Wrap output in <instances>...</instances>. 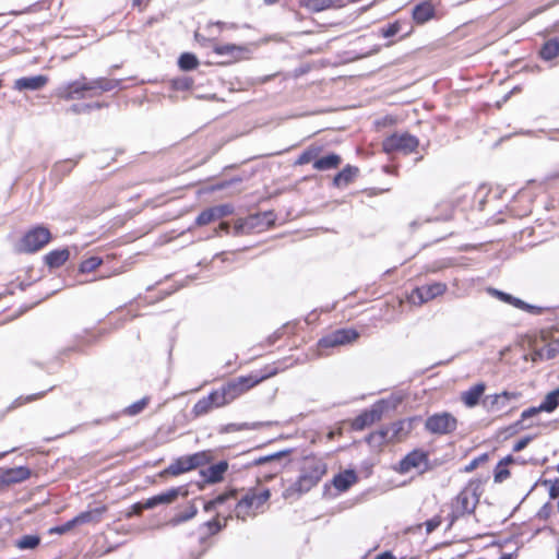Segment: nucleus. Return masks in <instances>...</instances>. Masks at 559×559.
Instances as JSON below:
<instances>
[{
	"mask_svg": "<svg viewBox=\"0 0 559 559\" xmlns=\"http://www.w3.org/2000/svg\"><path fill=\"white\" fill-rule=\"evenodd\" d=\"M266 377H239L236 378L219 389L213 391L210 395L199 400L193 406L195 416H202L210 413L213 408H219L230 404L237 397L246 393L249 389L259 384Z\"/></svg>",
	"mask_w": 559,
	"mask_h": 559,
	"instance_id": "obj_1",
	"label": "nucleus"
},
{
	"mask_svg": "<svg viewBox=\"0 0 559 559\" xmlns=\"http://www.w3.org/2000/svg\"><path fill=\"white\" fill-rule=\"evenodd\" d=\"M275 214L272 211H265L262 213L250 214L245 218H239L231 226L227 222L219 224L217 234H226L233 236H240L252 233H261L274 224Z\"/></svg>",
	"mask_w": 559,
	"mask_h": 559,
	"instance_id": "obj_2",
	"label": "nucleus"
},
{
	"mask_svg": "<svg viewBox=\"0 0 559 559\" xmlns=\"http://www.w3.org/2000/svg\"><path fill=\"white\" fill-rule=\"evenodd\" d=\"M326 473V465L322 461L310 460L307 462L299 479L284 491L285 498L301 495L309 491Z\"/></svg>",
	"mask_w": 559,
	"mask_h": 559,
	"instance_id": "obj_3",
	"label": "nucleus"
},
{
	"mask_svg": "<svg viewBox=\"0 0 559 559\" xmlns=\"http://www.w3.org/2000/svg\"><path fill=\"white\" fill-rule=\"evenodd\" d=\"M481 493L483 481L479 479L471 480L453 502V516L459 518L464 514L472 513L475 510Z\"/></svg>",
	"mask_w": 559,
	"mask_h": 559,
	"instance_id": "obj_4",
	"label": "nucleus"
},
{
	"mask_svg": "<svg viewBox=\"0 0 559 559\" xmlns=\"http://www.w3.org/2000/svg\"><path fill=\"white\" fill-rule=\"evenodd\" d=\"M413 430V419H403L392 424L385 429L371 433L368 441L374 445L395 443L405 440Z\"/></svg>",
	"mask_w": 559,
	"mask_h": 559,
	"instance_id": "obj_5",
	"label": "nucleus"
},
{
	"mask_svg": "<svg viewBox=\"0 0 559 559\" xmlns=\"http://www.w3.org/2000/svg\"><path fill=\"white\" fill-rule=\"evenodd\" d=\"M58 95L66 100L98 96L96 79L88 80L81 76L79 80L68 82L60 86Z\"/></svg>",
	"mask_w": 559,
	"mask_h": 559,
	"instance_id": "obj_6",
	"label": "nucleus"
},
{
	"mask_svg": "<svg viewBox=\"0 0 559 559\" xmlns=\"http://www.w3.org/2000/svg\"><path fill=\"white\" fill-rule=\"evenodd\" d=\"M270 498L269 489H253L245 493L236 506V516L246 520L258 511Z\"/></svg>",
	"mask_w": 559,
	"mask_h": 559,
	"instance_id": "obj_7",
	"label": "nucleus"
},
{
	"mask_svg": "<svg viewBox=\"0 0 559 559\" xmlns=\"http://www.w3.org/2000/svg\"><path fill=\"white\" fill-rule=\"evenodd\" d=\"M418 145V138L408 132H395L386 136L382 142V148L388 154L403 153L404 155H408L415 152Z\"/></svg>",
	"mask_w": 559,
	"mask_h": 559,
	"instance_id": "obj_8",
	"label": "nucleus"
},
{
	"mask_svg": "<svg viewBox=\"0 0 559 559\" xmlns=\"http://www.w3.org/2000/svg\"><path fill=\"white\" fill-rule=\"evenodd\" d=\"M209 461V456L205 452L194 453L192 455L181 456L173 462L163 474H169L173 476L180 475L182 473L194 469Z\"/></svg>",
	"mask_w": 559,
	"mask_h": 559,
	"instance_id": "obj_9",
	"label": "nucleus"
},
{
	"mask_svg": "<svg viewBox=\"0 0 559 559\" xmlns=\"http://www.w3.org/2000/svg\"><path fill=\"white\" fill-rule=\"evenodd\" d=\"M389 402L380 401L374 404L369 411L358 416L354 423L353 428L356 430H362L364 428L379 421L382 418L383 413L389 409Z\"/></svg>",
	"mask_w": 559,
	"mask_h": 559,
	"instance_id": "obj_10",
	"label": "nucleus"
},
{
	"mask_svg": "<svg viewBox=\"0 0 559 559\" xmlns=\"http://www.w3.org/2000/svg\"><path fill=\"white\" fill-rule=\"evenodd\" d=\"M426 428L432 433H449L456 428V419L449 413L436 414L427 419Z\"/></svg>",
	"mask_w": 559,
	"mask_h": 559,
	"instance_id": "obj_11",
	"label": "nucleus"
},
{
	"mask_svg": "<svg viewBox=\"0 0 559 559\" xmlns=\"http://www.w3.org/2000/svg\"><path fill=\"white\" fill-rule=\"evenodd\" d=\"M447 289L445 284L435 283L416 288L412 295L411 300L413 304L427 302L438 296H441Z\"/></svg>",
	"mask_w": 559,
	"mask_h": 559,
	"instance_id": "obj_12",
	"label": "nucleus"
},
{
	"mask_svg": "<svg viewBox=\"0 0 559 559\" xmlns=\"http://www.w3.org/2000/svg\"><path fill=\"white\" fill-rule=\"evenodd\" d=\"M53 239L46 226L36 225L22 236L20 245H48Z\"/></svg>",
	"mask_w": 559,
	"mask_h": 559,
	"instance_id": "obj_13",
	"label": "nucleus"
},
{
	"mask_svg": "<svg viewBox=\"0 0 559 559\" xmlns=\"http://www.w3.org/2000/svg\"><path fill=\"white\" fill-rule=\"evenodd\" d=\"M425 464H427V454L420 450H414L400 462L396 471L405 474Z\"/></svg>",
	"mask_w": 559,
	"mask_h": 559,
	"instance_id": "obj_14",
	"label": "nucleus"
},
{
	"mask_svg": "<svg viewBox=\"0 0 559 559\" xmlns=\"http://www.w3.org/2000/svg\"><path fill=\"white\" fill-rule=\"evenodd\" d=\"M357 337L358 334L354 330H340L322 338L320 345L324 347H334L346 343H350L355 341Z\"/></svg>",
	"mask_w": 559,
	"mask_h": 559,
	"instance_id": "obj_15",
	"label": "nucleus"
},
{
	"mask_svg": "<svg viewBox=\"0 0 559 559\" xmlns=\"http://www.w3.org/2000/svg\"><path fill=\"white\" fill-rule=\"evenodd\" d=\"M48 82V78L43 74L34 76H23L14 82V90L16 91H38L41 90Z\"/></svg>",
	"mask_w": 559,
	"mask_h": 559,
	"instance_id": "obj_16",
	"label": "nucleus"
},
{
	"mask_svg": "<svg viewBox=\"0 0 559 559\" xmlns=\"http://www.w3.org/2000/svg\"><path fill=\"white\" fill-rule=\"evenodd\" d=\"M435 15V8L430 2L424 1L413 9V19L417 24H424Z\"/></svg>",
	"mask_w": 559,
	"mask_h": 559,
	"instance_id": "obj_17",
	"label": "nucleus"
},
{
	"mask_svg": "<svg viewBox=\"0 0 559 559\" xmlns=\"http://www.w3.org/2000/svg\"><path fill=\"white\" fill-rule=\"evenodd\" d=\"M358 171L359 169L357 167L347 165L334 176L333 185L337 188L348 186L358 174Z\"/></svg>",
	"mask_w": 559,
	"mask_h": 559,
	"instance_id": "obj_18",
	"label": "nucleus"
},
{
	"mask_svg": "<svg viewBox=\"0 0 559 559\" xmlns=\"http://www.w3.org/2000/svg\"><path fill=\"white\" fill-rule=\"evenodd\" d=\"M342 158L336 153H330L325 156L317 158L313 163V168L320 171L337 168Z\"/></svg>",
	"mask_w": 559,
	"mask_h": 559,
	"instance_id": "obj_19",
	"label": "nucleus"
},
{
	"mask_svg": "<svg viewBox=\"0 0 559 559\" xmlns=\"http://www.w3.org/2000/svg\"><path fill=\"white\" fill-rule=\"evenodd\" d=\"M559 55V38L555 37L544 43L539 56L545 61H550Z\"/></svg>",
	"mask_w": 559,
	"mask_h": 559,
	"instance_id": "obj_20",
	"label": "nucleus"
},
{
	"mask_svg": "<svg viewBox=\"0 0 559 559\" xmlns=\"http://www.w3.org/2000/svg\"><path fill=\"white\" fill-rule=\"evenodd\" d=\"M78 159L71 158L57 162L51 169V176L57 180H61L64 176L72 171Z\"/></svg>",
	"mask_w": 559,
	"mask_h": 559,
	"instance_id": "obj_21",
	"label": "nucleus"
},
{
	"mask_svg": "<svg viewBox=\"0 0 559 559\" xmlns=\"http://www.w3.org/2000/svg\"><path fill=\"white\" fill-rule=\"evenodd\" d=\"M484 392H485V384L477 383L474 386H472L469 390L462 393V400L467 406L473 407L478 403V401Z\"/></svg>",
	"mask_w": 559,
	"mask_h": 559,
	"instance_id": "obj_22",
	"label": "nucleus"
},
{
	"mask_svg": "<svg viewBox=\"0 0 559 559\" xmlns=\"http://www.w3.org/2000/svg\"><path fill=\"white\" fill-rule=\"evenodd\" d=\"M357 480V476L353 471H346L344 473L338 474L334 477L333 484L335 488L341 491L347 490L350 486H353Z\"/></svg>",
	"mask_w": 559,
	"mask_h": 559,
	"instance_id": "obj_23",
	"label": "nucleus"
},
{
	"mask_svg": "<svg viewBox=\"0 0 559 559\" xmlns=\"http://www.w3.org/2000/svg\"><path fill=\"white\" fill-rule=\"evenodd\" d=\"M105 511H106L105 507L96 508L94 510H90V511L80 513L73 520L76 523V525L98 522L100 516H102V514Z\"/></svg>",
	"mask_w": 559,
	"mask_h": 559,
	"instance_id": "obj_24",
	"label": "nucleus"
},
{
	"mask_svg": "<svg viewBox=\"0 0 559 559\" xmlns=\"http://www.w3.org/2000/svg\"><path fill=\"white\" fill-rule=\"evenodd\" d=\"M227 463L219 462L218 464L212 465L209 467L203 474L209 483L219 481L223 477V474L227 471Z\"/></svg>",
	"mask_w": 559,
	"mask_h": 559,
	"instance_id": "obj_25",
	"label": "nucleus"
},
{
	"mask_svg": "<svg viewBox=\"0 0 559 559\" xmlns=\"http://www.w3.org/2000/svg\"><path fill=\"white\" fill-rule=\"evenodd\" d=\"M69 258V251L67 249H58L51 251L46 255V263L50 267H58L63 264Z\"/></svg>",
	"mask_w": 559,
	"mask_h": 559,
	"instance_id": "obj_26",
	"label": "nucleus"
},
{
	"mask_svg": "<svg viewBox=\"0 0 559 559\" xmlns=\"http://www.w3.org/2000/svg\"><path fill=\"white\" fill-rule=\"evenodd\" d=\"M246 48L235 44L216 45L213 51L219 56H229L236 58L238 53L245 51Z\"/></svg>",
	"mask_w": 559,
	"mask_h": 559,
	"instance_id": "obj_27",
	"label": "nucleus"
},
{
	"mask_svg": "<svg viewBox=\"0 0 559 559\" xmlns=\"http://www.w3.org/2000/svg\"><path fill=\"white\" fill-rule=\"evenodd\" d=\"M559 406V388L547 393L544 401L539 405L543 412L551 413Z\"/></svg>",
	"mask_w": 559,
	"mask_h": 559,
	"instance_id": "obj_28",
	"label": "nucleus"
},
{
	"mask_svg": "<svg viewBox=\"0 0 559 559\" xmlns=\"http://www.w3.org/2000/svg\"><path fill=\"white\" fill-rule=\"evenodd\" d=\"M199 66L197 56L192 52H183L178 58V67L182 71L194 70Z\"/></svg>",
	"mask_w": 559,
	"mask_h": 559,
	"instance_id": "obj_29",
	"label": "nucleus"
},
{
	"mask_svg": "<svg viewBox=\"0 0 559 559\" xmlns=\"http://www.w3.org/2000/svg\"><path fill=\"white\" fill-rule=\"evenodd\" d=\"M97 91L98 95L104 92H110L120 86L121 80L118 79H107V78H96Z\"/></svg>",
	"mask_w": 559,
	"mask_h": 559,
	"instance_id": "obj_30",
	"label": "nucleus"
},
{
	"mask_svg": "<svg viewBox=\"0 0 559 559\" xmlns=\"http://www.w3.org/2000/svg\"><path fill=\"white\" fill-rule=\"evenodd\" d=\"M537 355L540 358L551 359L559 355V338L548 343L546 346L538 349Z\"/></svg>",
	"mask_w": 559,
	"mask_h": 559,
	"instance_id": "obj_31",
	"label": "nucleus"
},
{
	"mask_svg": "<svg viewBox=\"0 0 559 559\" xmlns=\"http://www.w3.org/2000/svg\"><path fill=\"white\" fill-rule=\"evenodd\" d=\"M235 28H237V25L235 23H226V22H222V21L210 22L206 25V31L213 37H215L217 34L222 33L225 29H235Z\"/></svg>",
	"mask_w": 559,
	"mask_h": 559,
	"instance_id": "obj_32",
	"label": "nucleus"
},
{
	"mask_svg": "<svg viewBox=\"0 0 559 559\" xmlns=\"http://www.w3.org/2000/svg\"><path fill=\"white\" fill-rule=\"evenodd\" d=\"M235 496H236V490H230L228 492L222 493V495L217 496L215 499L206 502L204 506V510L206 512H210V511L214 510L217 506L223 504L224 502H226L230 498H234Z\"/></svg>",
	"mask_w": 559,
	"mask_h": 559,
	"instance_id": "obj_33",
	"label": "nucleus"
},
{
	"mask_svg": "<svg viewBox=\"0 0 559 559\" xmlns=\"http://www.w3.org/2000/svg\"><path fill=\"white\" fill-rule=\"evenodd\" d=\"M218 221L213 206L202 211L195 218V225L203 226L212 222Z\"/></svg>",
	"mask_w": 559,
	"mask_h": 559,
	"instance_id": "obj_34",
	"label": "nucleus"
},
{
	"mask_svg": "<svg viewBox=\"0 0 559 559\" xmlns=\"http://www.w3.org/2000/svg\"><path fill=\"white\" fill-rule=\"evenodd\" d=\"M302 7L312 12H321L331 9L328 0H300Z\"/></svg>",
	"mask_w": 559,
	"mask_h": 559,
	"instance_id": "obj_35",
	"label": "nucleus"
},
{
	"mask_svg": "<svg viewBox=\"0 0 559 559\" xmlns=\"http://www.w3.org/2000/svg\"><path fill=\"white\" fill-rule=\"evenodd\" d=\"M402 31V22L395 21L390 23L379 29V36L384 38H390L395 36Z\"/></svg>",
	"mask_w": 559,
	"mask_h": 559,
	"instance_id": "obj_36",
	"label": "nucleus"
},
{
	"mask_svg": "<svg viewBox=\"0 0 559 559\" xmlns=\"http://www.w3.org/2000/svg\"><path fill=\"white\" fill-rule=\"evenodd\" d=\"M178 495H179V490L178 489H170L167 492L154 496L153 498L155 500L156 506H158V504H169V503L174 502L177 499Z\"/></svg>",
	"mask_w": 559,
	"mask_h": 559,
	"instance_id": "obj_37",
	"label": "nucleus"
},
{
	"mask_svg": "<svg viewBox=\"0 0 559 559\" xmlns=\"http://www.w3.org/2000/svg\"><path fill=\"white\" fill-rule=\"evenodd\" d=\"M193 80L189 76H181L171 80V87L175 91H188L192 88Z\"/></svg>",
	"mask_w": 559,
	"mask_h": 559,
	"instance_id": "obj_38",
	"label": "nucleus"
},
{
	"mask_svg": "<svg viewBox=\"0 0 559 559\" xmlns=\"http://www.w3.org/2000/svg\"><path fill=\"white\" fill-rule=\"evenodd\" d=\"M39 537L36 535H25L16 542L21 549H33L39 544Z\"/></svg>",
	"mask_w": 559,
	"mask_h": 559,
	"instance_id": "obj_39",
	"label": "nucleus"
},
{
	"mask_svg": "<svg viewBox=\"0 0 559 559\" xmlns=\"http://www.w3.org/2000/svg\"><path fill=\"white\" fill-rule=\"evenodd\" d=\"M28 474H29L28 471L25 468H22V467L16 468V469H11L7 474V480L17 483V481H21V480H24L25 478H27Z\"/></svg>",
	"mask_w": 559,
	"mask_h": 559,
	"instance_id": "obj_40",
	"label": "nucleus"
},
{
	"mask_svg": "<svg viewBox=\"0 0 559 559\" xmlns=\"http://www.w3.org/2000/svg\"><path fill=\"white\" fill-rule=\"evenodd\" d=\"M487 194L488 190L484 186L479 187L478 190L473 194L474 199L477 201L478 211H483L485 209Z\"/></svg>",
	"mask_w": 559,
	"mask_h": 559,
	"instance_id": "obj_41",
	"label": "nucleus"
},
{
	"mask_svg": "<svg viewBox=\"0 0 559 559\" xmlns=\"http://www.w3.org/2000/svg\"><path fill=\"white\" fill-rule=\"evenodd\" d=\"M490 293L498 296L501 300L503 301H507L509 304H512L519 308L523 307L524 306V302L521 301L520 299H516L514 297H512L511 295H508L506 293H502V292H499V290H496V289H490Z\"/></svg>",
	"mask_w": 559,
	"mask_h": 559,
	"instance_id": "obj_42",
	"label": "nucleus"
},
{
	"mask_svg": "<svg viewBox=\"0 0 559 559\" xmlns=\"http://www.w3.org/2000/svg\"><path fill=\"white\" fill-rule=\"evenodd\" d=\"M146 404H147V400L142 399L141 401H138V402L133 403L132 405L128 406L124 409V413L130 416L136 415L145 408Z\"/></svg>",
	"mask_w": 559,
	"mask_h": 559,
	"instance_id": "obj_43",
	"label": "nucleus"
},
{
	"mask_svg": "<svg viewBox=\"0 0 559 559\" xmlns=\"http://www.w3.org/2000/svg\"><path fill=\"white\" fill-rule=\"evenodd\" d=\"M213 209L215 211L217 219L228 216V215L233 214V212H234V206L231 204H227V203L215 205V206H213Z\"/></svg>",
	"mask_w": 559,
	"mask_h": 559,
	"instance_id": "obj_44",
	"label": "nucleus"
},
{
	"mask_svg": "<svg viewBox=\"0 0 559 559\" xmlns=\"http://www.w3.org/2000/svg\"><path fill=\"white\" fill-rule=\"evenodd\" d=\"M102 263V260L98 258H90L82 262L81 264V271L83 273L85 272H92L94 271L99 264Z\"/></svg>",
	"mask_w": 559,
	"mask_h": 559,
	"instance_id": "obj_45",
	"label": "nucleus"
},
{
	"mask_svg": "<svg viewBox=\"0 0 559 559\" xmlns=\"http://www.w3.org/2000/svg\"><path fill=\"white\" fill-rule=\"evenodd\" d=\"M317 156V150H306L305 152H302L296 164L298 165H305V164H308L310 163L314 157Z\"/></svg>",
	"mask_w": 559,
	"mask_h": 559,
	"instance_id": "obj_46",
	"label": "nucleus"
},
{
	"mask_svg": "<svg viewBox=\"0 0 559 559\" xmlns=\"http://www.w3.org/2000/svg\"><path fill=\"white\" fill-rule=\"evenodd\" d=\"M69 110L76 115L87 114L92 111V106H88V104H73Z\"/></svg>",
	"mask_w": 559,
	"mask_h": 559,
	"instance_id": "obj_47",
	"label": "nucleus"
},
{
	"mask_svg": "<svg viewBox=\"0 0 559 559\" xmlns=\"http://www.w3.org/2000/svg\"><path fill=\"white\" fill-rule=\"evenodd\" d=\"M78 526L74 520H70L67 523H64L61 526L55 527L51 530V532L58 533V534H64L69 531H71L73 527Z\"/></svg>",
	"mask_w": 559,
	"mask_h": 559,
	"instance_id": "obj_48",
	"label": "nucleus"
},
{
	"mask_svg": "<svg viewBox=\"0 0 559 559\" xmlns=\"http://www.w3.org/2000/svg\"><path fill=\"white\" fill-rule=\"evenodd\" d=\"M197 512H198L197 507L190 506L189 510L186 513L179 515L175 521L177 523L182 522V521H188V520L194 518Z\"/></svg>",
	"mask_w": 559,
	"mask_h": 559,
	"instance_id": "obj_49",
	"label": "nucleus"
},
{
	"mask_svg": "<svg viewBox=\"0 0 559 559\" xmlns=\"http://www.w3.org/2000/svg\"><path fill=\"white\" fill-rule=\"evenodd\" d=\"M441 524V519L439 516H435L431 520H428L425 523L427 534L433 532Z\"/></svg>",
	"mask_w": 559,
	"mask_h": 559,
	"instance_id": "obj_50",
	"label": "nucleus"
},
{
	"mask_svg": "<svg viewBox=\"0 0 559 559\" xmlns=\"http://www.w3.org/2000/svg\"><path fill=\"white\" fill-rule=\"evenodd\" d=\"M531 438L530 437H525V438H522L520 439L514 445H513V451L514 452H520L522 451L523 449H525L527 447V444L531 442Z\"/></svg>",
	"mask_w": 559,
	"mask_h": 559,
	"instance_id": "obj_51",
	"label": "nucleus"
},
{
	"mask_svg": "<svg viewBox=\"0 0 559 559\" xmlns=\"http://www.w3.org/2000/svg\"><path fill=\"white\" fill-rule=\"evenodd\" d=\"M540 412H543V409H539V406L537 407H531L528 409H525L523 413H522V419H526V418H531L537 414H539Z\"/></svg>",
	"mask_w": 559,
	"mask_h": 559,
	"instance_id": "obj_52",
	"label": "nucleus"
},
{
	"mask_svg": "<svg viewBox=\"0 0 559 559\" xmlns=\"http://www.w3.org/2000/svg\"><path fill=\"white\" fill-rule=\"evenodd\" d=\"M549 496L552 499L559 498V479L551 483L549 488Z\"/></svg>",
	"mask_w": 559,
	"mask_h": 559,
	"instance_id": "obj_53",
	"label": "nucleus"
},
{
	"mask_svg": "<svg viewBox=\"0 0 559 559\" xmlns=\"http://www.w3.org/2000/svg\"><path fill=\"white\" fill-rule=\"evenodd\" d=\"M509 476V471L507 469H501L499 472H497L495 474V480L496 481H502L503 479H506L507 477Z\"/></svg>",
	"mask_w": 559,
	"mask_h": 559,
	"instance_id": "obj_54",
	"label": "nucleus"
},
{
	"mask_svg": "<svg viewBox=\"0 0 559 559\" xmlns=\"http://www.w3.org/2000/svg\"><path fill=\"white\" fill-rule=\"evenodd\" d=\"M519 396L518 393H509V392H503L501 394H498L496 396V401L499 402L501 399H516Z\"/></svg>",
	"mask_w": 559,
	"mask_h": 559,
	"instance_id": "obj_55",
	"label": "nucleus"
},
{
	"mask_svg": "<svg viewBox=\"0 0 559 559\" xmlns=\"http://www.w3.org/2000/svg\"><path fill=\"white\" fill-rule=\"evenodd\" d=\"M330 8H343L345 0H328Z\"/></svg>",
	"mask_w": 559,
	"mask_h": 559,
	"instance_id": "obj_56",
	"label": "nucleus"
},
{
	"mask_svg": "<svg viewBox=\"0 0 559 559\" xmlns=\"http://www.w3.org/2000/svg\"><path fill=\"white\" fill-rule=\"evenodd\" d=\"M144 509L143 503H135L132 507V512L128 514V516H131L132 514H140L142 510Z\"/></svg>",
	"mask_w": 559,
	"mask_h": 559,
	"instance_id": "obj_57",
	"label": "nucleus"
},
{
	"mask_svg": "<svg viewBox=\"0 0 559 559\" xmlns=\"http://www.w3.org/2000/svg\"><path fill=\"white\" fill-rule=\"evenodd\" d=\"M143 507H144V509H153V508H155L156 503H155L154 498L152 497V498H148L147 500H145L143 502Z\"/></svg>",
	"mask_w": 559,
	"mask_h": 559,
	"instance_id": "obj_58",
	"label": "nucleus"
},
{
	"mask_svg": "<svg viewBox=\"0 0 559 559\" xmlns=\"http://www.w3.org/2000/svg\"><path fill=\"white\" fill-rule=\"evenodd\" d=\"M207 525H209V527H210L211 530H212V528H214V530H215V532H218V531L222 528V526H221L219 522H218V521H216V520H213V521L207 522Z\"/></svg>",
	"mask_w": 559,
	"mask_h": 559,
	"instance_id": "obj_59",
	"label": "nucleus"
},
{
	"mask_svg": "<svg viewBox=\"0 0 559 559\" xmlns=\"http://www.w3.org/2000/svg\"><path fill=\"white\" fill-rule=\"evenodd\" d=\"M374 559H396L392 552L385 551L379 556H377Z\"/></svg>",
	"mask_w": 559,
	"mask_h": 559,
	"instance_id": "obj_60",
	"label": "nucleus"
},
{
	"mask_svg": "<svg viewBox=\"0 0 559 559\" xmlns=\"http://www.w3.org/2000/svg\"><path fill=\"white\" fill-rule=\"evenodd\" d=\"M280 456H281L280 454H275V455H271V456L261 457V459H259L258 463L262 464V463L269 462L271 460L278 459Z\"/></svg>",
	"mask_w": 559,
	"mask_h": 559,
	"instance_id": "obj_61",
	"label": "nucleus"
},
{
	"mask_svg": "<svg viewBox=\"0 0 559 559\" xmlns=\"http://www.w3.org/2000/svg\"><path fill=\"white\" fill-rule=\"evenodd\" d=\"M477 464H478V460L476 459V460L472 461V462H471V463L465 467V471H466V472H472L474 468H476Z\"/></svg>",
	"mask_w": 559,
	"mask_h": 559,
	"instance_id": "obj_62",
	"label": "nucleus"
},
{
	"mask_svg": "<svg viewBox=\"0 0 559 559\" xmlns=\"http://www.w3.org/2000/svg\"><path fill=\"white\" fill-rule=\"evenodd\" d=\"M380 51V46H374L370 51L361 55V57H368Z\"/></svg>",
	"mask_w": 559,
	"mask_h": 559,
	"instance_id": "obj_63",
	"label": "nucleus"
},
{
	"mask_svg": "<svg viewBox=\"0 0 559 559\" xmlns=\"http://www.w3.org/2000/svg\"><path fill=\"white\" fill-rule=\"evenodd\" d=\"M551 31H552V32H557V31H559V20H558V21H556V22L552 24V26H551Z\"/></svg>",
	"mask_w": 559,
	"mask_h": 559,
	"instance_id": "obj_64",
	"label": "nucleus"
}]
</instances>
